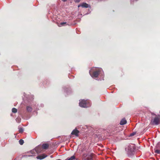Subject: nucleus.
I'll list each match as a JSON object with an SVG mask.
<instances>
[{
	"mask_svg": "<svg viewBox=\"0 0 160 160\" xmlns=\"http://www.w3.org/2000/svg\"><path fill=\"white\" fill-rule=\"evenodd\" d=\"M66 22H62L60 24L58 25L59 27H61L62 26H64L66 24Z\"/></svg>",
	"mask_w": 160,
	"mask_h": 160,
	"instance_id": "nucleus-12",
	"label": "nucleus"
},
{
	"mask_svg": "<svg viewBox=\"0 0 160 160\" xmlns=\"http://www.w3.org/2000/svg\"><path fill=\"white\" fill-rule=\"evenodd\" d=\"M80 1V0H75V1L76 2H78Z\"/></svg>",
	"mask_w": 160,
	"mask_h": 160,
	"instance_id": "nucleus-20",
	"label": "nucleus"
},
{
	"mask_svg": "<svg viewBox=\"0 0 160 160\" xmlns=\"http://www.w3.org/2000/svg\"><path fill=\"white\" fill-rule=\"evenodd\" d=\"M47 157V155L45 154H43L42 155H39L37 157V158L38 159H42L44 158Z\"/></svg>",
	"mask_w": 160,
	"mask_h": 160,
	"instance_id": "nucleus-8",
	"label": "nucleus"
},
{
	"mask_svg": "<svg viewBox=\"0 0 160 160\" xmlns=\"http://www.w3.org/2000/svg\"><path fill=\"white\" fill-rule=\"evenodd\" d=\"M48 147V145L47 144H44L42 145V148L44 149H47Z\"/></svg>",
	"mask_w": 160,
	"mask_h": 160,
	"instance_id": "nucleus-10",
	"label": "nucleus"
},
{
	"mask_svg": "<svg viewBox=\"0 0 160 160\" xmlns=\"http://www.w3.org/2000/svg\"><path fill=\"white\" fill-rule=\"evenodd\" d=\"M19 131L20 132H23V128H20L19 129Z\"/></svg>",
	"mask_w": 160,
	"mask_h": 160,
	"instance_id": "nucleus-17",
	"label": "nucleus"
},
{
	"mask_svg": "<svg viewBox=\"0 0 160 160\" xmlns=\"http://www.w3.org/2000/svg\"><path fill=\"white\" fill-rule=\"evenodd\" d=\"M79 133V131L76 128L72 132V135H75L76 136H78Z\"/></svg>",
	"mask_w": 160,
	"mask_h": 160,
	"instance_id": "nucleus-6",
	"label": "nucleus"
},
{
	"mask_svg": "<svg viewBox=\"0 0 160 160\" xmlns=\"http://www.w3.org/2000/svg\"><path fill=\"white\" fill-rule=\"evenodd\" d=\"M42 148L41 146H38L35 149L31 151L30 152L31 153V155H28V156H35L37 154L41 152Z\"/></svg>",
	"mask_w": 160,
	"mask_h": 160,
	"instance_id": "nucleus-4",
	"label": "nucleus"
},
{
	"mask_svg": "<svg viewBox=\"0 0 160 160\" xmlns=\"http://www.w3.org/2000/svg\"><path fill=\"white\" fill-rule=\"evenodd\" d=\"M89 6V5L88 4H87L86 3H82L80 5H78V7H82V8H88Z\"/></svg>",
	"mask_w": 160,
	"mask_h": 160,
	"instance_id": "nucleus-7",
	"label": "nucleus"
},
{
	"mask_svg": "<svg viewBox=\"0 0 160 160\" xmlns=\"http://www.w3.org/2000/svg\"><path fill=\"white\" fill-rule=\"evenodd\" d=\"M89 73L93 78H96L98 75L101 76L102 79L104 77V73L101 68H93L89 71Z\"/></svg>",
	"mask_w": 160,
	"mask_h": 160,
	"instance_id": "nucleus-1",
	"label": "nucleus"
},
{
	"mask_svg": "<svg viewBox=\"0 0 160 160\" xmlns=\"http://www.w3.org/2000/svg\"><path fill=\"white\" fill-rule=\"evenodd\" d=\"M127 122V121L125 118L122 119L120 122V124L121 125H123L125 124Z\"/></svg>",
	"mask_w": 160,
	"mask_h": 160,
	"instance_id": "nucleus-9",
	"label": "nucleus"
},
{
	"mask_svg": "<svg viewBox=\"0 0 160 160\" xmlns=\"http://www.w3.org/2000/svg\"><path fill=\"white\" fill-rule=\"evenodd\" d=\"M19 143L20 144L22 145L23 144V143H24L22 139H20L19 141Z\"/></svg>",
	"mask_w": 160,
	"mask_h": 160,
	"instance_id": "nucleus-16",
	"label": "nucleus"
},
{
	"mask_svg": "<svg viewBox=\"0 0 160 160\" xmlns=\"http://www.w3.org/2000/svg\"><path fill=\"white\" fill-rule=\"evenodd\" d=\"M62 1H63V2L66 1L67 0H62Z\"/></svg>",
	"mask_w": 160,
	"mask_h": 160,
	"instance_id": "nucleus-22",
	"label": "nucleus"
},
{
	"mask_svg": "<svg viewBox=\"0 0 160 160\" xmlns=\"http://www.w3.org/2000/svg\"><path fill=\"white\" fill-rule=\"evenodd\" d=\"M86 160H92V158H88Z\"/></svg>",
	"mask_w": 160,
	"mask_h": 160,
	"instance_id": "nucleus-21",
	"label": "nucleus"
},
{
	"mask_svg": "<svg viewBox=\"0 0 160 160\" xmlns=\"http://www.w3.org/2000/svg\"><path fill=\"white\" fill-rule=\"evenodd\" d=\"M135 134H136V133H135V132H133V133H131V134H130V136H134V135H135Z\"/></svg>",
	"mask_w": 160,
	"mask_h": 160,
	"instance_id": "nucleus-19",
	"label": "nucleus"
},
{
	"mask_svg": "<svg viewBox=\"0 0 160 160\" xmlns=\"http://www.w3.org/2000/svg\"><path fill=\"white\" fill-rule=\"evenodd\" d=\"M160 121V119L158 117H156L154 118L153 121V123L155 125H158L159 124Z\"/></svg>",
	"mask_w": 160,
	"mask_h": 160,
	"instance_id": "nucleus-5",
	"label": "nucleus"
},
{
	"mask_svg": "<svg viewBox=\"0 0 160 160\" xmlns=\"http://www.w3.org/2000/svg\"><path fill=\"white\" fill-rule=\"evenodd\" d=\"M75 159V157L74 156H72L70 158H67L65 160H74Z\"/></svg>",
	"mask_w": 160,
	"mask_h": 160,
	"instance_id": "nucleus-11",
	"label": "nucleus"
},
{
	"mask_svg": "<svg viewBox=\"0 0 160 160\" xmlns=\"http://www.w3.org/2000/svg\"><path fill=\"white\" fill-rule=\"evenodd\" d=\"M79 106L82 108H87L91 106L90 101L88 100H81L80 101Z\"/></svg>",
	"mask_w": 160,
	"mask_h": 160,
	"instance_id": "nucleus-3",
	"label": "nucleus"
},
{
	"mask_svg": "<svg viewBox=\"0 0 160 160\" xmlns=\"http://www.w3.org/2000/svg\"><path fill=\"white\" fill-rule=\"evenodd\" d=\"M155 152L157 154H159L160 153V150L155 149Z\"/></svg>",
	"mask_w": 160,
	"mask_h": 160,
	"instance_id": "nucleus-13",
	"label": "nucleus"
},
{
	"mask_svg": "<svg viewBox=\"0 0 160 160\" xmlns=\"http://www.w3.org/2000/svg\"><path fill=\"white\" fill-rule=\"evenodd\" d=\"M16 121L18 122H20V119L19 118H17L16 119Z\"/></svg>",
	"mask_w": 160,
	"mask_h": 160,
	"instance_id": "nucleus-18",
	"label": "nucleus"
},
{
	"mask_svg": "<svg viewBox=\"0 0 160 160\" xmlns=\"http://www.w3.org/2000/svg\"><path fill=\"white\" fill-rule=\"evenodd\" d=\"M27 111L28 112H31L32 110L31 108L30 107H27Z\"/></svg>",
	"mask_w": 160,
	"mask_h": 160,
	"instance_id": "nucleus-14",
	"label": "nucleus"
},
{
	"mask_svg": "<svg viewBox=\"0 0 160 160\" xmlns=\"http://www.w3.org/2000/svg\"><path fill=\"white\" fill-rule=\"evenodd\" d=\"M135 150V145L132 144H129L125 148V151L127 154L129 156H131L133 154Z\"/></svg>",
	"mask_w": 160,
	"mask_h": 160,
	"instance_id": "nucleus-2",
	"label": "nucleus"
},
{
	"mask_svg": "<svg viewBox=\"0 0 160 160\" xmlns=\"http://www.w3.org/2000/svg\"><path fill=\"white\" fill-rule=\"evenodd\" d=\"M12 111L13 112H17V109L15 108H13L12 109Z\"/></svg>",
	"mask_w": 160,
	"mask_h": 160,
	"instance_id": "nucleus-15",
	"label": "nucleus"
}]
</instances>
